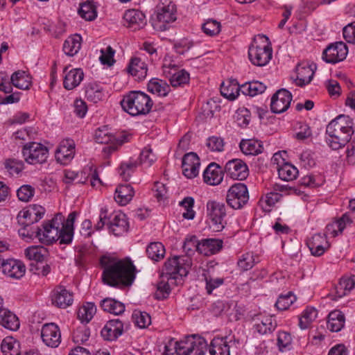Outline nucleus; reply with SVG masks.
Here are the masks:
<instances>
[{
    "mask_svg": "<svg viewBox=\"0 0 355 355\" xmlns=\"http://www.w3.org/2000/svg\"><path fill=\"white\" fill-rule=\"evenodd\" d=\"M78 214L71 212L66 221L61 214H57L51 220L44 223L42 228L36 227L35 230H19L18 232L26 241L35 238L45 245H50L55 241L60 244L69 245L73 238V224Z\"/></svg>",
    "mask_w": 355,
    "mask_h": 355,
    "instance_id": "1",
    "label": "nucleus"
},
{
    "mask_svg": "<svg viewBox=\"0 0 355 355\" xmlns=\"http://www.w3.org/2000/svg\"><path fill=\"white\" fill-rule=\"evenodd\" d=\"M103 268L102 281L112 287L124 288L132 284L136 268L130 259L121 260L108 256L100 259Z\"/></svg>",
    "mask_w": 355,
    "mask_h": 355,
    "instance_id": "2",
    "label": "nucleus"
},
{
    "mask_svg": "<svg viewBox=\"0 0 355 355\" xmlns=\"http://www.w3.org/2000/svg\"><path fill=\"white\" fill-rule=\"evenodd\" d=\"M353 121L348 116L339 115L331 120L326 128V142L332 150L344 147L354 132Z\"/></svg>",
    "mask_w": 355,
    "mask_h": 355,
    "instance_id": "3",
    "label": "nucleus"
},
{
    "mask_svg": "<svg viewBox=\"0 0 355 355\" xmlns=\"http://www.w3.org/2000/svg\"><path fill=\"white\" fill-rule=\"evenodd\" d=\"M207 345L204 338L192 335L180 341L171 339L165 345L164 352L166 354L176 353L177 355H205Z\"/></svg>",
    "mask_w": 355,
    "mask_h": 355,
    "instance_id": "4",
    "label": "nucleus"
},
{
    "mask_svg": "<svg viewBox=\"0 0 355 355\" xmlns=\"http://www.w3.org/2000/svg\"><path fill=\"white\" fill-rule=\"evenodd\" d=\"M123 110L133 116L146 115L153 105V101L146 93L141 91H130L121 101Z\"/></svg>",
    "mask_w": 355,
    "mask_h": 355,
    "instance_id": "5",
    "label": "nucleus"
},
{
    "mask_svg": "<svg viewBox=\"0 0 355 355\" xmlns=\"http://www.w3.org/2000/svg\"><path fill=\"white\" fill-rule=\"evenodd\" d=\"M259 40H254L248 49V57L250 62L256 66L266 65L272 58V48L270 46L268 38L265 35H259Z\"/></svg>",
    "mask_w": 355,
    "mask_h": 355,
    "instance_id": "6",
    "label": "nucleus"
},
{
    "mask_svg": "<svg viewBox=\"0 0 355 355\" xmlns=\"http://www.w3.org/2000/svg\"><path fill=\"white\" fill-rule=\"evenodd\" d=\"M45 214V209L41 205H32L28 209H23L19 212L17 220L21 228L19 230H35L31 225L43 218Z\"/></svg>",
    "mask_w": 355,
    "mask_h": 355,
    "instance_id": "7",
    "label": "nucleus"
},
{
    "mask_svg": "<svg viewBox=\"0 0 355 355\" xmlns=\"http://www.w3.org/2000/svg\"><path fill=\"white\" fill-rule=\"evenodd\" d=\"M22 155L30 164H42L49 157V149L40 143L28 142L23 146Z\"/></svg>",
    "mask_w": 355,
    "mask_h": 355,
    "instance_id": "8",
    "label": "nucleus"
},
{
    "mask_svg": "<svg viewBox=\"0 0 355 355\" xmlns=\"http://www.w3.org/2000/svg\"><path fill=\"white\" fill-rule=\"evenodd\" d=\"M227 203L234 209H241L249 200L247 186L244 183H236L228 190Z\"/></svg>",
    "mask_w": 355,
    "mask_h": 355,
    "instance_id": "9",
    "label": "nucleus"
},
{
    "mask_svg": "<svg viewBox=\"0 0 355 355\" xmlns=\"http://www.w3.org/2000/svg\"><path fill=\"white\" fill-rule=\"evenodd\" d=\"M207 215L211 220V227L215 232H220L225 227L226 222V208L223 203L209 201L207 203Z\"/></svg>",
    "mask_w": 355,
    "mask_h": 355,
    "instance_id": "10",
    "label": "nucleus"
},
{
    "mask_svg": "<svg viewBox=\"0 0 355 355\" xmlns=\"http://www.w3.org/2000/svg\"><path fill=\"white\" fill-rule=\"evenodd\" d=\"M348 53V47L343 42L329 44L323 51L322 59L327 63L335 64L344 60Z\"/></svg>",
    "mask_w": 355,
    "mask_h": 355,
    "instance_id": "11",
    "label": "nucleus"
},
{
    "mask_svg": "<svg viewBox=\"0 0 355 355\" xmlns=\"http://www.w3.org/2000/svg\"><path fill=\"white\" fill-rule=\"evenodd\" d=\"M175 19L174 5L170 3L167 6L158 7L156 18L152 19V24L155 28L164 31L166 29V24L173 22Z\"/></svg>",
    "mask_w": 355,
    "mask_h": 355,
    "instance_id": "12",
    "label": "nucleus"
},
{
    "mask_svg": "<svg viewBox=\"0 0 355 355\" xmlns=\"http://www.w3.org/2000/svg\"><path fill=\"white\" fill-rule=\"evenodd\" d=\"M292 101L291 93L286 89H280L271 98L270 110L272 112L280 114L286 111Z\"/></svg>",
    "mask_w": 355,
    "mask_h": 355,
    "instance_id": "13",
    "label": "nucleus"
},
{
    "mask_svg": "<svg viewBox=\"0 0 355 355\" xmlns=\"http://www.w3.org/2000/svg\"><path fill=\"white\" fill-rule=\"evenodd\" d=\"M41 337L48 347L55 348L61 343V333L59 327L55 323H47L42 326Z\"/></svg>",
    "mask_w": 355,
    "mask_h": 355,
    "instance_id": "14",
    "label": "nucleus"
},
{
    "mask_svg": "<svg viewBox=\"0 0 355 355\" xmlns=\"http://www.w3.org/2000/svg\"><path fill=\"white\" fill-rule=\"evenodd\" d=\"M75 155V143L72 139H64L57 148L55 157L56 161L62 165L69 164Z\"/></svg>",
    "mask_w": 355,
    "mask_h": 355,
    "instance_id": "15",
    "label": "nucleus"
},
{
    "mask_svg": "<svg viewBox=\"0 0 355 355\" xmlns=\"http://www.w3.org/2000/svg\"><path fill=\"white\" fill-rule=\"evenodd\" d=\"M110 232L116 236H122L128 231L129 223L126 215L122 212L112 214L107 222Z\"/></svg>",
    "mask_w": 355,
    "mask_h": 355,
    "instance_id": "16",
    "label": "nucleus"
},
{
    "mask_svg": "<svg viewBox=\"0 0 355 355\" xmlns=\"http://www.w3.org/2000/svg\"><path fill=\"white\" fill-rule=\"evenodd\" d=\"M227 174L234 180H243L249 175L247 164L240 159L228 161L225 167Z\"/></svg>",
    "mask_w": 355,
    "mask_h": 355,
    "instance_id": "17",
    "label": "nucleus"
},
{
    "mask_svg": "<svg viewBox=\"0 0 355 355\" xmlns=\"http://www.w3.org/2000/svg\"><path fill=\"white\" fill-rule=\"evenodd\" d=\"M252 320L254 322V329L261 335L272 333L277 326V320L272 315L257 314L253 316Z\"/></svg>",
    "mask_w": 355,
    "mask_h": 355,
    "instance_id": "18",
    "label": "nucleus"
},
{
    "mask_svg": "<svg viewBox=\"0 0 355 355\" xmlns=\"http://www.w3.org/2000/svg\"><path fill=\"white\" fill-rule=\"evenodd\" d=\"M2 272L10 279H19L25 275L26 266L20 260L4 259L2 263Z\"/></svg>",
    "mask_w": 355,
    "mask_h": 355,
    "instance_id": "19",
    "label": "nucleus"
},
{
    "mask_svg": "<svg viewBox=\"0 0 355 355\" xmlns=\"http://www.w3.org/2000/svg\"><path fill=\"white\" fill-rule=\"evenodd\" d=\"M200 163L197 154L193 152L185 154L182 158V173L187 178H193L199 173Z\"/></svg>",
    "mask_w": 355,
    "mask_h": 355,
    "instance_id": "20",
    "label": "nucleus"
},
{
    "mask_svg": "<svg viewBox=\"0 0 355 355\" xmlns=\"http://www.w3.org/2000/svg\"><path fill=\"white\" fill-rule=\"evenodd\" d=\"M123 332V323L119 319L108 320L101 331V335L105 340L114 341Z\"/></svg>",
    "mask_w": 355,
    "mask_h": 355,
    "instance_id": "21",
    "label": "nucleus"
},
{
    "mask_svg": "<svg viewBox=\"0 0 355 355\" xmlns=\"http://www.w3.org/2000/svg\"><path fill=\"white\" fill-rule=\"evenodd\" d=\"M123 19L125 25L132 31L139 30L146 24L145 15L136 9L126 10L123 15Z\"/></svg>",
    "mask_w": 355,
    "mask_h": 355,
    "instance_id": "22",
    "label": "nucleus"
},
{
    "mask_svg": "<svg viewBox=\"0 0 355 355\" xmlns=\"http://www.w3.org/2000/svg\"><path fill=\"white\" fill-rule=\"evenodd\" d=\"M52 304L60 309H66L73 302V293L63 286L55 288L51 295Z\"/></svg>",
    "mask_w": 355,
    "mask_h": 355,
    "instance_id": "23",
    "label": "nucleus"
},
{
    "mask_svg": "<svg viewBox=\"0 0 355 355\" xmlns=\"http://www.w3.org/2000/svg\"><path fill=\"white\" fill-rule=\"evenodd\" d=\"M352 220L349 213L344 214L340 218L329 223L325 228V236L336 237L342 234L346 227L350 225Z\"/></svg>",
    "mask_w": 355,
    "mask_h": 355,
    "instance_id": "24",
    "label": "nucleus"
},
{
    "mask_svg": "<svg viewBox=\"0 0 355 355\" xmlns=\"http://www.w3.org/2000/svg\"><path fill=\"white\" fill-rule=\"evenodd\" d=\"M224 173L222 168L216 163H210L203 172L204 182L215 186L221 183Z\"/></svg>",
    "mask_w": 355,
    "mask_h": 355,
    "instance_id": "25",
    "label": "nucleus"
},
{
    "mask_svg": "<svg viewBox=\"0 0 355 355\" xmlns=\"http://www.w3.org/2000/svg\"><path fill=\"white\" fill-rule=\"evenodd\" d=\"M180 260L178 257L168 259L164 263L163 267V273L166 276L168 279H176L178 276L186 277L187 271L180 267Z\"/></svg>",
    "mask_w": 355,
    "mask_h": 355,
    "instance_id": "26",
    "label": "nucleus"
},
{
    "mask_svg": "<svg viewBox=\"0 0 355 355\" xmlns=\"http://www.w3.org/2000/svg\"><path fill=\"white\" fill-rule=\"evenodd\" d=\"M68 67L64 69L65 76L64 78L63 85L67 90H71L80 85L84 78V73L81 69H72L67 72Z\"/></svg>",
    "mask_w": 355,
    "mask_h": 355,
    "instance_id": "27",
    "label": "nucleus"
},
{
    "mask_svg": "<svg viewBox=\"0 0 355 355\" xmlns=\"http://www.w3.org/2000/svg\"><path fill=\"white\" fill-rule=\"evenodd\" d=\"M127 71L138 81L143 80L147 76V64L139 58H132Z\"/></svg>",
    "mask_w": 355,
    "mask_h": 355,
    "instance_id": "28",
    "label": "nucleus"
},
{
    "mask_svg": "<svg viewBox=\"0 0 355 355\" xmlns=\"http://www.w3.org/2000/svg\"><path fill=\"white\" fill-rule=\"evenodd\" d=\"M223 241L216 239H202L200 243V254L210 256L218 252L223 248Z\"/></svg>",
    "mask_w": 355,
    "mask_h": 355,
    "instance_id": "29",
    "label": "nucleus"
},
{
    "mask_svg": "<svg viewBox=\"0 0 355 355\" xmlns=\"http://www.w3.org/2000/svg\"><path fill=\"white\" fill-rule=\"evenodd\" d=\"M0 324L10 331H17L20 326L17 316L6 309L0 310Z\"/></svg>",
    "mask_w": 355,
    "mask_h": 355,
    "instance_id": "30",
    "label": "nucleus"
},
{
    "mask_svg": "<svg viewBox=\"0 0 355 355\" xmlns=\"http://www.w3.org/2000/svg\"><path fill=\"white\" fill-rule=\"evenodd\" d=\"M355 288V275L343 277L335 287V298H341L348 295Z\"/></svg>",
    "mask_w": 355,
    "mask_h": 355,
    "instance_id": "31",
    "label": "nucleus"
},
{
    "mask_svg": "<svg viewBox=\"0 0 355 355\" xmlns=\"http://www.w3.org/2000/svg\"><path fill=\"white\" fill-rule=\"evenodd\" d=\"M211 355H230V345L227 337H215L209 346Z\"/></svg>",
    "mask_w": 355,
    "mask_h": 355,
    "instance_id": "32",
    "label": "nucleus"
},
{
    "mask_svg": "<svg viewBox=\"0 0 355 355\" xmlns=\"http://www.w3.org/2000/svg\"><path fill=\"white\" fill-rule=\"evenodd\" d=\"M135 191L130 184H121L115 191L114 199L121 205H127L134 196Z\"/></svg>",
    "mask_w": 355,
    "mask_h": 355,
    "instance_id": "33",
    "label": "nucleus"
},
{
    "mask_svg": "<svg viewBox=\"0 0 355 355\" xmlns=\"http://www.w3.org/2000/svg\"><path fill=\"white\" fill-rule=\"evenodd\" d=\"M240 92H241V85L239 86L235 80L223 82L220 85L221 95L230 101L235 100Z\"/></svg>",
    "mask_w": 355,
    "mask_h": 355,
    "instance_id": "34",
    "label": "nucleus"
},
{
    "mask_svg": "<svg viewBox=\"0 0 355 355\" xmlns=\"http://www.w3.org/2000/svg\"><path fill=\"white\" fill-rule=\"evenodd\" d=\"M239 147L246 155H257L263 152V146L260 141L255 139H242Z\"/></svg>",
    "mask_w": 355,
    "mask_h": 355,
    "instance_id": "35",
    "label": "nucleus"
},
{
    "mask_svg": "<svg viewBox=\"0 0 355 355\" xmlns=\"http://www.w3.org/2000/svg\"><path fill=\"white\" fill-rule=\"evenodd\" d=\"M148 91L158 96H166L171 91L170 85L168 83L158 78H152L147 85Z\"/></svg>",
    "mask_w": 355,
    "mask_h": 355,
    "instance_id": "36",
    "label": "nucleus"
},
{
    "mask_svg": "<svg viewBox=\"0 0 355 355\" xmlns=\"http://www.w3.org/2000/svg\"><path fill=\"white\" fill-rule=\"evenodd\" d=\"M85 97L89 101L96 103L103 99L105 92L101 85L89 83L85 86Z\"/></svg>",
    "mask_w": 355,
    "mask_h": 355,
    "instance_id": "37",
    "label": "nucleus"
},
{
    "mask_svg": "<svg viewBox=\"0 0 355 355\" xmlns=\"http://www.w3.org/2000/svg\"><path fill=\"white\" fill-rule=\"evenodd\" d=\"M345 321V315L342 311L334 310L328 315L327 328L333 332H338L344 327Z\"/></svg>",
    "mask_w": 355,
    "mask_h": 355,
    "instance_id": "38",
    "label": "nucleus"
},
{
    "mask_svg": "<svg viewBox=\"0 0 355 355\" xmlns=\"http://www.w3.org/2000/svg\"><path fill=\"white\" fill-rule=\"evenodd\" d=\"M100 306L104 311L116 315L122 314L125 311L124 304L111 297L101 300Z\"/></svg>",
    "mask_w": 355,
    "mask_h": 355,
    "instance_id": "39",
    "label": "nucleus"
},
{
    "mask_svg": "<svg viewBox=\"0 0 355 355\" xmlns=\"http://www.w3.org/2000/svg\"><path fill=\"white\" fill-rule=\"evenodd\" d=\"M266 88L263 83L253 80L241 85V92L245 96H254L263 93Z\"/></svg>",
    "mask_w": 355,
    "mask_h": 355,
    "instance_id": "40",
    "label": "nucleus"
},
{
    "mask_svg": "<svg viewBox=\"0 0 355 355\" xmlns=\"http://www.w3.org/2000/svg\"><path fill=\"white\" fill-rule=\"evenodd\" d=\"M296 84L300 87H303L309 84L313 76L314 71L311 66L306 64L304 66H297Z\"/></svg>",
    "mask_w": 355,
    "mask_h": 355,
    "instance_id": "41",
    "label": "nucleus"
},
{
    "mask_svg": "<svg viewBox=\"0 0 355 355\" xmlns=\"http://www.w3.org/2000/svg\"><path fill=\"white\" fill-rule=\"evenodd\" d=\"M31 77L24 71H17L13 73L10 77V81L13 86L20 89H28L31 85Z\"/></svg>",
    "mask_w": 355,
    "mask_h": 355,
    "instance_id": "42",
    "label": "nucleus"
},
{
    "mask_svg": "<svg viewBox=\"0 0 355 355\" xmlns=\"http://www.w3.org/2000/svg\"><path fill=\"white\" fill-rule=\"evenodd\" d=\"M82 38L79 35H74L69 37L64 42L63 51L69 56L76 55L81 46Z\"/></svg>",
    "mask_w": 355,
    "mask_h": 355,
    "instance_id": "43",
    "label": "nucleus"
},
{
    "mask_svg": "<svg viewBox=\"0 0 355 355\" xmlns=\"http://www.w3.org/2000/svg\"><path fill=\"white\" fill-rule=\"evenodd\" d=\"M277 171L279 178L286 182L295 180L298 174L297 168L288 162L283 163L281 166L278 164Z\"/></svg>",
    "mask_w": 355,
    "mask_h": 355,
    "instance_id": "44",
    "label": "nucleus"
},
{
    "mask_svg": "<svg viewBox=\"0 0 355 355\" xmlns=\"http://www.w3.org/2000/svg\"><path fill=\"white\" fill-rule=\"evenodd\" d=\"M148 257L155 261L162 259L165 255V248L160 242H152L146 248Z\"/></svg>",
    "mask_w": 355,
    "mask_h": 355,
    "instance_id": "45",
    "label": "nucleus"
},
{
    "mask_svg": "<svg viewBox=\"0 0 355 355\" xmlns=\"http://www.w3.org/2000/svg\"><path fill=\"white\" fill-rule=\"evenodd\" d=\"M139 165L140 164L137 159L131 158L128 161L121 164L119 173L123 180L128 181Z\"/></svg>",
    "mask_w": 355,
    "mask_h": 355,
    "instance_id": "46",
    "label": "nucleus"
},
{
    "mask_svg": "<svg viewBox=\"0 0 355 355\" xmlns=\"http://www.w3.org/2000/svg\"><path fill=\"white\" fill-rule=\"evenodd\" d=\"M78 13L87 21H92L97 17L96 7L92 1H87L80 4Z\"/></svg>",
    "mask_w": 355,
    "mask_h": 355,
    "instance_id": "47",
    "label": "nucleus"
},
{
    "mask_svg": "<svg viewBox=\"0 0 355 355\" xmlns=\"http://www.w3.org/2000/svg\"><path fill=\"white\" fill-rule=\"evenodd\" d=\"M96 306L93 302H87L78 311V318L82 322L88 323L96 313Z\"/></svg>",
    "mask_w": 355,
    "mask_h": 355,
    "instance_id": "48",
    "label": "nucleus"
},
{
    "mask_svg": "<svg viewBox=\"0 0 355 355\" xmlns=\"http://www.w3.org/2000/svg\"><path fill=\"white\" fill-rule=\"evenodd\" d=\"M189 73L186 70L182 69L173 73L171 76L169 81L171 86L173 87H183L184 85L189 84Z\"/></svg>",
    "mask_w": 355,
    "mask_h": 355,
    "instance_id": "49",
    "label": "nucleus"
},
{
    "mask_svg": "<svg viewBox=\"0 0 355 355\" xmlns=\"http://www.w3.org/2000/svg\"><path fill=\"white\" fill-rule=\"evenodd\" d=\"M318 311L313 307H307L299 319V326L302 329L308 328L309 324L317 318Z\"/></svg>",
    "mask_w": 355,
    "mask_h": 355,
    "instance_id": "50",
    "label": "nucleus"
},
{
    "mask_svg": "<svg viewBox=\"0 0 355 355\" xmlns=\"http://www.w3.org/2000/svg\"><path fill=\"white\" fill-rule=\"evenodd\" d=\"M95 140L99 144H109L115 139V137L110 132L107 126L98 128L95 132Z\"/></svg>",
    "mask_w": 355,
    "mask_h": 355,
    "instance_id": "51",
    "label": "nucleus"
},
{
    "mask_svg": "<svg viewBox=\"0 0 355 355\" xmlns=\"http://www.w3.org/2000/svg\"><path fill=\"white\" fill-rule=\"evenodd\" d=\"M200 241L196 236H190L185 239L183 250L188 256H192L195 252L200 253Z\"/></svg>",
    "mask_w": 355,
    "mask_h": 355,
    "instance_id": "52",
    "label": "nucleus"
},
{
    "mask_svg": "<svg viewBox=\"0 0 355 355\" xmlns=\"http://www.w3.org/2000/svg\"><path fill=\"white\" fill-rule=\"evenodd\" d=\"M132 319L135 325L141 329L146 328L151 323L150 315L144 311H135L132 314Z\"/></svg>",
    "mask_w": 355,
    "mask_h": 355,
    "instance_id": "53",
    "label": "nucleus"
},
{
    "mask_svg": "<svg viewBox=\"0 0 355 355\" xmlns=\"http://www.w3.org/2000/svg\"><path fill=\"white\" fill-rule=\"evenodd\" d=\"M254 264V255L252 252H246L242 254L237 262L238 267L242 271H247L251 269Z\"/></svg>",
    "mask_w": 355,
    "mask_h": 355,
    "instance_id": "54",
    "label": "nucleus"
},
{
    "mask_svg": "<svg viewBox=\"0 0 355 355\" xmlns=\"http://www.w3.org/2000/svg\"><path fill=\"white\" fill-rule=\"evenodd\" d=\"M24 163L16 159H8L5 161L4 166L11 175H19L24 169Z\"/></svg>",
    "mask_w": 355,
    "mask_h": 355,
    "instance_id": "55",
    "label": "nucleus"
},
{
    "mask_svg": "<svg viewBox=\"0 0 355 355\" xmlns=\"http://www.w3.org/2000/svg\"><path fill=\"white\" fill-rule=\"evenodd\" d=\"M296 300V297L292 292H288L286 295H281L276 303L275 306L277 309L284 311L288 309L292 304Z\"/></svg>",
    "mask_w": 355,
    "mask_h": 355,
    "instance_id": "56",
    "label": "nucleus"
},
{
    "mask_svg": "<svg viewBox=\"0 0 355 355\" xmlns=\"http://www.w3.org/2000/svg\"><path fill=\"white\" fill-rule=\"evenodd\" d=\"M179 205L185 209V211L182 214L184 218L188 220H192L194 218L196 213L193 209L194 205L193 198L190 196L186 197L180 202Z\"/></svg>",
    "mask_w": 355,
    "mask_h": 355,
    "instance_id": "57",
    "label": "nucleus"
},
{
    "mask_svg": "<svg viewBox=\"0 0 355 355\" xmlns=\"http://www.w3.org/2000/svg\"><path fill=\"white\" fill-rule=\"evenodd\" d=\"M202 29L206 35L214 36L220 31V23L216 20L209 19L202 24Z\"/></svg>",
    "mask_w": 355,
    "mask_h": 355,
    "instance_id": "58",
    "label": "nucleus"
},
{
    "mask_svg": "<svg viewBox=\"0 0 355 355\" xmlns=\"http://www.w3.org/2000/svg\"><path fill=\"white\" fill-rule=\"evenodd\" d=\"M156 155L150 148H144L140 153L139 164L146 167L150 166L156 160Z\"/></svg>",
    "mask_w": 355,
    "mask_h": 355,
    "instance_id": "59",
    "label": "nucleus"
},
{
    "mask_svg": "<svg viewBox=\"0 0 355 355\" xmlns=\"http://www.w3.org/2000/svg\"><path fill=\"white\" fill-rule=\"evenodd\" d=\"M35 194V189L29 184L21 186L17 191L18 199L22 202H28Z\"/></svg>",
    "mask_w": 355,
    "mask_h": 355,
    "instance_id": "60",
    "label": "nucleus"
},
{
    "mask_svg": "<svg viewBox=\"0 0 355 355\" xmlns=\"http://www.w3.org/2000/svg\"><path fill=\"white\" fill-rule=\"evenodd\" d=\"M101 55L99 58L101 62L103 64L112 66L114 62V50L111 46H108L105 49H101Z\"/></svg>",
    "mask_w": 355,
    "mask_h": 355,
    "instance_id": "61",
    "label": "nucleus"
},
{
    "mask_svg": "<svg viewBox=\"0 0 355 355\" xmlns=\"http://www.w3.org/2000/svg\"><path fill=\"white\" fill-rule=\"evenodd\" d=\"M42 249L37 247L32 246L26 249V257L30 260H35L37 262H42L44 259Z\"/></svg>",
    "mask_w": 355,
    "mask_h": 355,
    "instance_id": "62",
    "label": "nucleus"
},
{
    "mask_svg": "<svg viewBox=\"0 0 355 355\" xmlns=\"http://www.w3.org/2000/svg\"><path fill=\"white\" fill-rule=\"evenodd\" d=\"M238 125L242 128L246 127L250 121V112L246 108L239 109L236 114Z\"/></svg>",
    "mask_w": 355,
    "mask_h": 355,
    "instance_id": "63",
    "label": "nucleus"
},
{
    "mask_svg": "<svg viewBox=\"0 0 355 355\" xmlns=\"http://www.w3.org/2000/svg\"><path fill=\"white\" fill-rule=\"evenodd\" d=\"M343 35L347 42L355 44V21L343 28Z\"/></svg>",
    "mask_w": 355,
    "mask_h": 355,
    "instance_id": "64",
    "label": "nucleus"
}]
</instances>
